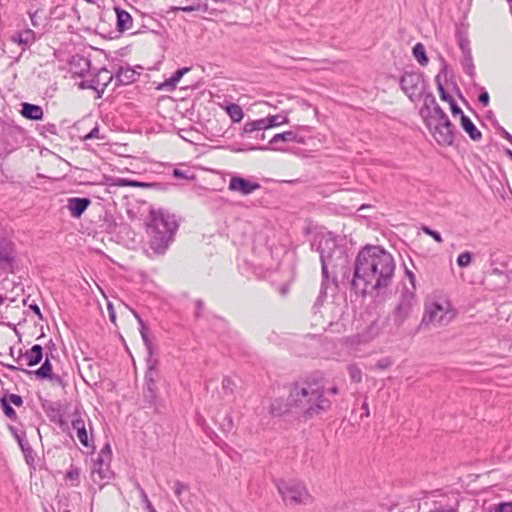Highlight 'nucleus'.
<instances>
[{
  "mask_svg": "<svg viewBox=\"0 0 512 512\" xmlns=\"http://www.w3.org/2000/svg\"><path fill=\"white\" fill-rule=\"evenodd\" d=\"M394 271L395 261L389 252L381 246L367 245L355 259L351 288L363 295L386 288L392 282Z\"/></svg>",
  "mask_w": 512,
  "mask_h": 512,
  "instance_id": "nucleus-1",
  "label": "nucleus"
},
{
  "mask_svg": "<svg viewBox=\"0 0 512 512\" xmlns=\"http://www.w3.org/2000/svg\"><path fill=\"white\" fill-rule=\"evenodd\" d=\"M290 405L295 414L304 421L311 420L326 413L331 408V401L325 396V388L315 379H305L291 384Z\"/></svg>",
  "mask_w": 512,
  "mask_h": 512,
  "instance_id": "nucleus-2",
  "label": "nucleus"
},
{
  "mask_svg": "<svg viewBox=\"0 0 512 512\" xmlns=\"http://www.w3.org/2000/svg\"><path fill=\"white\" fill-rule=\"evenodd\" d=\"M311 249L320 255L322 284L319 297L326 296V285L329 281L328 267L333 269L340 267L343 278L349 279L350 269L348 267L349 259L346 249L339 246L337 239L332 233L316 236L311 242Z\"/></svg>",
  "mask_w": 512,
  "mask_h": 512,
  "instance_id": "nucleus-3",
  "label": "nucleus"
},
{
  "mask_svg": "<svg viewBox=\"0 0 512 512\" xmlns=\"http://www.w3.org/2000/svg\"><path fill=\"white\" fill-rule=\"evenodd\" d=\"M178 223L174 215L163 210L150 212L147 232L150 235V249L157 255H163L174 239Z\"/></svg>",
  "mask_w": 512,
  "mask_h": 512,
  "instance_id": "nucleus-4",
  "label": "nucleus"
},
{
  "mask_svg": "<svg viewBox=\"0 0 512 512\" xmlns=\"http://www.w3.org/2000/svg\"><path fill=\"white\" fill-rule=\"evenodd\" d=\"M158 364V359H146L147 370L144 375L142 389L143 401L146 403V407L153 408L155 413H161L164 407L163 401L158 397Z\"/></svg>",
  "mask_w": 512,
  "mask_h": 512,
  "instance_id": "nucleus-5",
  "label": "nucleus"
},
{
  "mask_svg": "<svg viewBox=\"0 0 512 512\" xmlns=\"http://www.w3.org/2000/svg\"><path fill=\"white\" fill-rule=\"evenodd\" d=\"M277 488L286 504L296 506L301 504L307 505L312 502V497L302 482L280 480L277 483Z\"/></svg>",
  "mask_w": 512,
  "mask_h": 512,
  "instance_id": "nucleus-6",
  "label": "nucleus"
},
{
  "mask_svg": "<svg viewBox=\"0 0 512 512\" xmlns=\"http://www.w3.org/2000/svg\"><path fill=\"white\" fill-rule=\"evenodd\" d=\"M399 82L401 89L412 102L420 100L428 88V82L420 71L404 72Z\"/></svg>",
  "mask_w": 512,
  "mask_h": 512,
  "instance_id": "nucleus-7",
  "label": "nucleus"
},
{
  "mask_svg": "<svg viewBox=\"0 0 512 512\" xmlns=\"http://www.w3.org/2000/svg\"><path fill=\"white\" fill-rule=\"evenodd\" d=\"M416 304L415 293L405 288L400 297L398 305L395 307L392 318L396 327H400L411 315Z\"/></svg>",
  "mask_w": 512,
  "mask_h": 512,
  "instance_id": "nucleus-8",
  "label": "nucleus"
},
{
  "mask_svg": "<svg viewBox=\"0 0 512 512\" xmlns=\"http://www.w3.org/2000/svg\"><path fill=\"white\" fill-rule=\"evenodd\" d=\"M0 136L7 145L8 151L12 152L25 142L26 131L12 122H4L0 126Z\"/></svg>",
  "mask_w": 512,
  "mask_h": 512,
  "instance_id": "nucleus-9",
  "label": "nucleus"
},
{
  "mask_svg": "<svg viewBox=\"0 0 512 512\" xmlns=\"http://www.w3.org/2000/svg\"><path fill=\"white\" fill-rule=\"evenodd\" d=\"M453 317L454 314L449 312L442 304L432 302L426 305L421 324L429 325L436 323L439 325H446Z\"/></svg>",
  "mask_w": 512,
  "mask_h": 512,
  "instance_id": "nucleus-10",
  "label": "nucleus"
},
{
  "mask_svg": "<svg viewBox=\"0 0 512 512\" xmlns=\"http://www.w3.org/2000/svg\"><path fill=\"white\" fill-rule=\"evenodd\" d=\"M8 370L10 371H18V370H21L22 372L28 374V375H31V374H34L36 376V378L38 379H41V380H44V379H50V380H53L55 378L59 379L58 376H55L53 374V368H52V364L50 362V358H49V354L47 353L46 354V357H45V361L42 363V365L34 370V371H31V370H27V369H24V368H20V367H17L15 365H12V364H4L2 363Z\"/></svg>",
  "mask_w": 512,
  "mask_h": 512,
  "instance_id": "nucleus-11",
  "label": "nucleus"
},
{
  "mask_svg": "<svg viewBox=\"0 0 512 512\" xmlns=\"http://www.w3.org/2000/svg\"><path fill=\"white\" fill-rule=\"evenodd\" d=\"M430 131L438 144L443 146L453 144L455 126L451 122H449L448 125L435 123Z\"/></svg>",
  "mask_w": 512,
  "mask_h": 512,
  "instance_id": "nucleus-12",
  "label": "nucleus"
},
{
  "mask_svg": "<svg viewBox=\"0 0 512 512\" xmlns=\"http://www.w3.org/2000/svg\"><path fill=\"white\" fill-rule=\"evenodd\" d=\"M9 40L11 43L20 46L21 52H24L27 49H29L32 46V44L35 43V41L37 40V36L32 29L26 28L20 31H16L14 34L10 36ZM21 55L22 53H20L19 56L15 58V60L19 61Z\"/></svg>",
  "mask_w": 512,
  "mask_h": 512,
  "instance_id": "nucleus-13",
  "label": "nucleus"
},
{
  "mask_svg": "<svg viewBox=\"0 0 512 512\" xmlns=\"http://www.w3.org/2000/svg\"><path fill=\"white\" fill-rule=\"evenodd\" d=\"M261 188L258 182H252L240 176L230 178L228 189L233 192H239L242 195H249Z\"/></svg>",
  "mask_w": 512,
  "mask_h": 512,
  "instance_id": "nucleus-14",
  "label": "nucleus"
},
{
  "mask_svg": "<svg viewBox=\"0 0 512 512\" xmlns=\"http://www.w3.org/2000/svg\"><path fill=\"white\" fill-rule=\"evenodd\" d=\"M113 476L110 468V460L103 458L101 455L95 460L92 469V478L95 483L97 481H109Z\"/></svg>",
  "mask_w": 512,
  "mask_h": 512,
  "instance_id": "nucleus-15",
  "label": "nucleus"
},
{
  "mask_svg": "<svg viewBox=\"0 0 512 512\" xmlns=\"http://www.w3.org/2000/svg\"><path fill=\"white\" fill-rule=\"evenodd\" d=\"M43 356V347L39 344H35L26 352H23L22 349H19L15 360L20 362L24 359L27 366L33 367L42 361Z\"/></svg>",
  "mask_w": 512,
  "mask_h": 512,
  "instance_id": "nucleus-16",
  "label": "nucleus"
},
{
  "mask_svg": "<svg viewBox=\"0 0 512 512\" xmlns=\"http://www.w3.org/2000/svg\"><path fill=\"white\" fill-rule=\"evenodd\" d=\"M15 244L0 234V267L11 266L15 260Z\"/></svg>",
  "mask_w": 512,
  "mask_h": 512,
  "instance_id": "nucleus-17",
  "label": "nucleus"
},
{
  "mask_svg": "<svg viewBox=\"0 0 512 512\" xmlns=\"http://www.w3.org/2000/svg\"><path fill=\"white\" fill-rule=\"evenodd\" d=\"M92 201L88 197H71L67 200V208L73 218H80Z\"/></svg>",
  "mask_w": 512,
  "mask_h": 512,
  "instance_id": "nucleus-18",
  "label": "nucleus"
},
{
  "mask_svg": "<svg viewBox=\"0 0 512 512\" xmlns=\"http://www.w3.org/2000/svg\"><path fill=\"white\" fill-rule=\"evenodd\" d=\"M112 80H113V75L107 69H102L101 71L98 72V74L93 79L83 81L80 84V87L98 90V86L100 84H102L104 87H107V85Z\"/></svg>",
  "mask_w": 512,
  "mask_h": 512,
  "instance_id": "nucleus-19",
  "label": "nucleus"
},
{
  "mask_svg": "<svg viewBox=\"0 0 512 512\" xmlns=\"http://www.w3.org/2000/svg\"><path fill=\"white\" fill-rule=\"evenodd\" d=\"M440 60H441V70L435 76V83H436V86H437V90L439 92L440 99L442 101L451 103L452 101H454V98L446 91V89L444 88V85H443V83L441 81V76L442 75L445 78H447V76H448V73H449L448 65H447L445 59L442 56H440Z\"/></svg>",
  "mask_w": 512,
  "mask_h": 512,
  "instance_id": "nucleus-20",
  "label": "nucleus"
},
{
  "mask_svg": "<svg viewBox=\"0 0 512 512\" xmlns=\"http://www.w3.org/2000/svg\"><path fill=\"white\" fill-rule=\"evenodd\" d=\"M70 71L74 75L84 76L90 70V60L84 56H72L70 62Z\"/></svg>",
  "mask_w": 512,
  "mask_h": 512,
  "instance_id": "nucleus-21",
  "label": "nucleus"
},
{
  "mask_svg": "<svg viewBox=\"0 0 512 512\" xmlns=\"http://www.w3.org/2000/svg\"><path fill=\"white\" fill-rule=\"evenodd\" d=\"M286 413H294L293 408L290 405V393L286 400L283 398H277L270 405V414L272 416L279 417Z\"/></svg>",
  "mask_w": 512,
  "mask_h": 512,
  "instance_id": "nucleus-22",
  "label": "nucleus"
},
{
  "mask_svg": "<svg viewBox=\"0 0 512 512\" xmlns=\"http://www.w3.org/2000/svg\"><path fill=\"white\" fill-rule=\"evenodd\" d=\"M140 74L130 67H121L115 75L116 85H129L137 81Z\"/></svg>",
  "mask_w": 512,
  "mask_h": 512,
  "instance_id": "nucleus-23",
  "label": "nucleus"
},
{
  "mask_svg": "<svg viewBox=\"0 0 512 512\" xmlns=\"http://www.w3.org/2000/svg\"><path fill=\"white\" fill-rule=\"evenodd\" d=\"M425 116L426 117L424 118L429 130H432V127L434 126L435 123L448 125V123L451 122L447 114L440 106L436 107L435 110L431 111L430 114L427 113Z\"/></svg>",
  "mask_w": 512,
  "mask_h": 512,
  "instance_id": "nucleus-24",
  "label": "nucleus"
},
{
  "mask_svg": "<svg viewBox=\"0 0 512 512\" xmlns=\"http://www.w3.org/2000/svg\"><path fill=\"white\" fill-rule=\"evenodd\" d=\"M115 12L117 16V30L119 32H124L126 30L131 29L133 25V19L131 15L127 11L121 9L120 7H115Z\"/></svg>",
  "mask_w": 512,
  "mask_h": 512,
  "instance_id": "nucleus-25",
  "label": "nucleus"
},
{
  "mask_svg": "<svg viewBox=\"0 0 512 512\" xmlns=\"http://www.w3.org/2000/svg\"><path fill=\"white\" fill-rule=\"evenodd\" d=\"M462 129L469 135L473 141H479L482 138L481 131L475 126L472 120L465 114L460 119Z\"/></svg>",
  "mask_w": 512,
  "mask_h": 512,
  "instance_id": "nucleus-26",
  "label": "nucleus"
},
{
  "mask_svg": "<svg viewBox=\"0 0 512 512\" xmlns=\"http://www.w3.org/2000/svg\"><path fill=\"white\" fill-rule=\"evenodd\" d=\"M21 114L29 120H41L43 118V109L39 105L31 103H23Z\"/></svg>",
  "mask_w": 512,
  "mask_h": 512,
  "instance_id": "nucleus-27",
  "label": "nucleus"
},
{
  "mask_svg": "<svg viewBox=\"0 0 512 512\" xmlns=\"http://www.w3.org/2000/svg\"><path fill=\"white\" fill-rule=\"evenodd\" d=\"M296 142L304 143L303 137L299 136L294 131H285L282 133L275 134L269 141V145L276 144L278 142Z\"/></svg>",
  "mask_w": 512,
  "mask_h": 512,
  "instance_id": "nucleus-28",
  "label": "nucleus"
},
{
  "mask_svg": "<svg viewBox=\"0 0 512 512\" xmlns=\"http://www.w3.org/2000/svg\"><path fill=\"white\" fill-rule=\"evenodd\" d=\"M422 97L424 98V105L421 109L420 113L423 117H426L425 115L428 113L430 114L431 111L435 110L436 107H439L435 96L432 92L425 90V93H423Z\"/></svg>",
  "mask_w": 512,
  "mask_h": 512,
  "instance_id": "nucleus-29",
  "label": "nucleus"
},
{
  "mask_svg": "<svg viewBox=\"0 0 512 512\" xmlns=\"http://www.w3.org/2000/svg\"><path fill=\"white\" fill-rule=\"evenodd\" d=\"M412 54L421 66H426L429 62V58L426 54L425 46L418 42L412 48Z\"/></svg>",
  "mask_w": 512,
  "mask_h": 512,
  "instance_id": "nucleus-30",
  "label": "nucleus"
},
{
  "mask_svg": "<svg viewBox=\"0 0 512 512\" xmlns=\"http://www.w3.org/2000/svg\"><path fill=\"white\" fill-rule=\"evenodd\" d=\"M191 70L190 67H183L174 72V74L166 80L162 85V87H169L171 89L175 88L177 83L180 81V79L189 71Z\"/></svg>",
  "mask_w": 512,
  "mask_h": 512,
  "instance_id": "nucleus-31",
  "label": "nucleus"
},
{
  "mask_svg": "<svg viewBox=\"0 0 512 512\" xmlns=\"http://www.w3.org/2000/svg\"><path fill=\"white\" fill-rule=\"evenodd\" d=\"M226 113L229 115L231 120L235 123L240 122L243 119V110L242 108L235 103H230L225 107Z\"/></svg>",
  "mask_w": 512,
  "mask_h": 512,
  "instance_id": "nucleus-32",
  "label": "nucleus"
},
{
  "mask_svg": "<svg viewBox=\"0 0 512 512\" xmlns=\"http://www.w3.org/2000/svg\"><path fill=\"white\" fill-rule=\"evenodd\" d=\"M263 125L265 130L269 128H273L279 126L281 124H286L288 122V118L286 116L281 115H270L266 118H262Z\"/></svg>",
  "mask_w": 512,
  "mask_h": 512,
  "instance_id": "nucleus-33",
  "label": "nucleus"
},
{
  "mask_svg": "<svg viewBox=\"0 0 512 512\" xmlns=\"http://www.w3.org/2000/svg\"><path fill=\"white\" fill-rule=\"evenodd\" d=\"M265 130L262 119L248 121L244 124L242 134H252Z\"/></svg>",
  "mask_w": 512,
  "mask_h": 512,
  "instance_id": "nucleus-34",
  "label": "nucleus"
},
{
  "mask_svg": "<svg viewBox=\"0 0 512 512\" xmlns=\"http://www.w3.org/2000/svg\"><path fill=\"white\" fill-rule=\"evenodd\" d=\"M17 442L24 454L26 462L29 464L30 460L33 462L34 458L32 457L33 449L28 443L27 440H25L22 436L17 435Z\"/></svg>",
  "mask_w": 512,
  "mask_h": 512,
  "instance_id": "nucleus-35",
  "label": "nucleus"
},
{
  "mask_svg": "<svg viewBox=\"0 0 512 512\" xmlns=\"http://www.w3.org/2000/svg\"><path fill=\"white\" fill-rule=\"evenodd\" d=\"M461 64L465 73L473 78L475 76V66L473 63L472 53L463 55Z\"/></svg>",
  "mask_w": 512,
  "mask_h": 512,
  "instance_id": "nucleus-36",
  "label": "nucleus"
},
{
  "mask_svg": "<svg viewBox=\"0 0 512 512\" xmlns=\"http://www.w3.org/2000/svg\"><path fill=\"white\" fill-rule=\"evenodd\" d=\"M347 370L352 382L360 383L362 381V371L357 364L348 365Z\"/></svg>",
  "mask_w": 512,
  "mask_h": 512,
  "instance_id": "nucleus-37",
  "label": "nucleus"
},
{
  "mask_svg": "<svg viewBox=\"0 0 512 512\" xmlns=\"http://www.w3.org/2000/svg\"><path fill=\"white\" fill-rule=\"evenodd\" d=\"M118 185L122 186V187L148 188L149 182H142V181H137V180L120 178V179H118Z\"/></svg>",
  "mask_w": 512,
  "mask_h": 512,
  "instance_id": "nucleus-38",
  "label": "nucleus"
},
{
  "mask_svg": "<svg viewBox=\"0 0 512 512\" xmlns=\"http://www.w3.org/2000/svg\"><path fill=\"white\" fill-rule=\"evenodd\" d=\"M236 383L228 376L222 380V393L224 396H230L234 393Z\"/></svg>",
  "mask_w": 512,
  "mask_h": 512,
  "instance_id": "nucleus-39",
  "label": "nucleus"
},
{
  "mask_svg": "<svg viewBox=\"0 0 512 512\" xmlns=\"http://www.w3.org/2000/svg\"><path fill=\"white\" fill-rule=\"evenodd\" d=\"M65 478L71 481L72 485H78L80 478V469L78 467L71 465L68 471L66 472Z\"/></svg>",
  "mask_w": 512,
  "mask_h": 512,
  "instance_id": "nucleus-40",
  "label": "nucleus"
},
{
  "mask_svg": "<svg viewBox=\"0 0 512 512\" xmlns=\"http://www.w3.org/2000/svg\"><path fill=\"white\" fill-rule=\"evenodd\" d=\"M0 404L5 416L15 421L17 419V414L8 401H6V398H0Z\"/></svg>",
  "mask_w": 512,
  "mask_h": 512,
  "instance_id": "nucleus-41",
  "label": "nucleus"
},
{
  "mask_svg": "<svg viewBox=\"0 0 512 512\" xmlns=\"http://www.w3.org/2000/svg\"><path fill=\"white\" fill-rule=\"evenodd\" d=\"M458 45L462 52V55L471 54L470 41L462 33L458 34Z\"/></svg>",
  "mask_w": 512,
  "mask_h": 512,
  "instance_id": "nucleus-42",
  "label": "nucleus"
},
{
  "mask_svg": "<svg viewBox=\"0 0 512 512\" xmlns=\"http://www.w3.org/2000/svg\"><path fill=\"white\" fill-rule=\"evenodd\" d=\"M141 337H142V340H143V343L146 347V350H147V353H148V356L146 359H156L153 354H154V347H153V344H152V341L151 339L149 338V333H142L141 334Z\"/></svg>",
  "mask_w": 512,
  "mask_h": 512,
  "instance_id": "nucleus-43",
  "label": "nucleus"
},
{
  "mask_svg": "<svg viewBox=\"0 0 512 512\" xmlns=\"http://www.w3.org/2000/svg\"><path fill=\"white\" fill-rule=\"evenodd\" d=\"M472 261V253L469 251L462 252L457 257L459 267H467Z\"/></svg>",
  "mask_w": 512,
  "mask_h": 512,
  "instance_id": "nucleus-44",
  "label": "nucleus"
},
{
  "mask_svg": "<svg viewBox=\"0 0 512 512\" xmlns=\"http://www.w3.org/2000/svg\"><path fill=\"white\" fill-rule=\"evenodd\" d=\"M173 176L175 178L186 179V180H194L195 179V175L190 170H181L178 168H175L173 170Z\"/></svg>",
  "mask_w": 512,
  "mask_h": 512,
  "instance_id": "nucleus-45",
  "label": "nucleus"
},
{
  "mask_svg": "<svg viewBox=\"0 0 512 512\" xmlns=\"http://www.w3.org/2000/svg\"><path fill=\"white\" fill-rule=\"evenodd\" d=\"M252 150H262V151H265V150H277V151H282L281 148L270 147V146H247V147H244V148H233V151H236V152H245V151H252Z\"/></svg>",
  "mask_w": 512,
  "mask_h": 512,
  "instance_id": "nucleus-46",
  "label": "nucleus"
},
{
  "mask_svg": "<svg viewBox=\"0 0 512 512\" xmlns=\"http://www.w3.org/2000/svg\"><path fill=\"white\" fill-rule=\"evenodd\" d=\"M1 398H6V401H8V403L10 405L14 404L17 407H20L23 405L22 397L17 394H4Z\"/></svg>",
  "mask_w": 512,
  "mask_h": 512,
  "instance_id": "nucleus-47",
  "label": "nucleus"
},
{
  "mask_svg": "<svg viewBox=\"0 0 512 512\" xmlns=\"http://www.w3.org/2000/svg\"><path fill=\"white\" fill-rule=\"evenodd\" d=\"M72 427L73 429H75L76 431L84 428L85 427V421L84 419L81 417V414L78 412V411H75L74 414H73V419H72Z\"/></svg>",
  "mask_w": 512,
  "mask_h": 512,
  "instance_id": "nucleus-48",
  "label": "nucleus"
},
{
  "mask_svg": "<svg viewBox=\"0 0 512 512\" xmlns=\"http://www.w3.org/2000/svg\"><path fill=\"white\" fill-rule=\"evenodd\" d=\"M488 512H512V502L499 503Z\"/></svg>",
  "mask_w": 512,
  "mask_h": 512,
  "instance_id": "nucleus-49",
  "label": "nucleus"
},
{
  "mask_svg": "<svg viewBox=\"0 0 512 512\" xmlns=\"http://www.w3.org/2000/svg\"><path fill=\"white\" fill-rule=\"evenodd\" d=\"M189 490V485L184 483V482H181L179 480H177L175 482V486H174V494L175 496L180 499L181 495L183 492L185 491H188Z\"/></svg>",
  "mask_w": 512,
  "mask_h": 512,
  "instance_id": "nucleus-50",
  "label": "nucleus"
},
{
  "mask_svg": "<svg viewBox=\"0 0 512 512\" xmlns=\"http://www.w3.org/2000/svg\"><path fill=\"white\" fill-rule=\"evenodd\" d=\"M422 231L426 235L431 236L436 242H438V243H442L443 242L442 236H441V234L438 231L433 230V229H431L428 226H423L422 227Z\"/></svg>",
  "mask_w": 512,
  "mask_h": 512,
  "instance_id": "nucleus-51",
  "label": "nucleus"
},
{
  "mask_svg": "<svg viewBox=\"0 0 512 512\" xmlns=\"http://www.w3.org/2000/svg\"><path fill=\"white\" fill-rule=\"evenodd\" d=\"M172 186L171 183L165 182H149L148 188L154 189L156 191L164 192L167 191Z\"/></svg>",
  "mask_w": 512,
  "mask_h": 512,
  "instance_id": "nucleus-52",
  "label": "nucleus"
},
{
  "mask_svg": "<svg viewBox=\"0 0 512 512\" xmlns=\"http://www.w3.org/2000/svg\"><path fill=\"white\" fill-rule=\"evenodd\" d=\"M77 437L83 446L90 447L88 434H87V430L85 427L84 428L81 427V429L77 430Z\"/></svg>",
  "mask_w": 512,
  "mask_h": 512,
  "instance_id": "nucleus-53",
  "label": "nucleus"
},
{
  "mask_svg": "<svg viewBox=\"0 0 512 512\" xmlns=\"http://www.w3.org/2000/svg\"><path fill=\"white\" fill-rule=\"evenodd\" d=\"M222 427V430L224 432H231L233 427H234V423H233V418L231 415L227 414L224 418V421L221 425Z\"/></svg>",
  "mask_w": 512,
  "mask_h": 512,
  "instance_id": "nucleus-54",
  "label": "nucleus"
},
{
  "mask_svg": "<svg viewBox=\"0 0 512 512\" xmlns=\"http://www.w3.org/2000/svg\"><path fill=\"white\" fill-rule=\"evenodd\" d=\"M392 365V360L388 357L382 358L377 361L376 368L379 370H385Z\"/></svg>",
  "mask_w": 512,
  "mask_h": 512,
  "instance_id": "nucleus-55",
  "label": "nucleus"
},
{
  "mask_svg": "<svg viewBox=\"0 0 512 512\" xmlns=\"http://www.w3.org/2000/svg\"><path fill=\"white\" fill-rule=\"evenodd\" d=\"M99 127L96 125L88 134H86L83 139L84 140H91V139H102L103 137H100L99 135Z\"/></svg>",
  "mask_w": 512,
  "mask_h": 512,
  "instance_id": "nucleus-56",
  "label": "nucleus"
},
{
  "mask_svg": "<svg viewBox=\"0 0 512 512\" xmlns=\"http://www.w3.org/2000/svg\"><path fill=\"white\" fill-rule=\"evenodd\" d=\"M195 307H196V311H195V317L198 319L202 316V311L205 307V304L203 302V300L201 299H197L195 301Z\"/></svg>",
  "mask_w": 512,
  "mask_h": 512,
  "instance_id": "nucleus-57",
  "label": "nucleus"
},
{
  "mask_svg": "<svg viewBox=\"0 0 512 512\" xmlns=\"http://www.w3.org/2000/svg\"><path fill=\"white\" fill-rule=\"evenodd\" d=\"M489 100H490V97H489V94L488 92L483 89L481 91V93L479 94V97H478V101L483 105V106H487L489 104Z\"/></svg>",
  "mask_w": 512,
  "mask_h": 512,
  "instance_id": "nucleus-58",
  "label": "nucleus"
},
{
  "mask_svg": "<svg viewBox=\"0 0 512 512\" xmlns=\"http://www.w3.org/2000/svg\"><path fill=\"white\" fill-rule=\"evenodd\" d=\"M450 105V109H451V113L456 116V115H460V118L462 117V114H464V112L462 111V109L457 105L456 101H452L451 103H449Z\"/></svg>",
  "mask_w": 512,
  "mask_h": 512,
  "instance_id": "nucleus-59",
  "label": "nucleus"
},
{
  "mask_svg": "<svg viewBox=\"0 0 512 512\" xmlns=\"http://www.w3.org/2000/svg\"><path fill=\"white\" fill-rule=\"evenodd\" d=\"M43 130L51 135L57 134V126L54 123H47L43 126Z\"/></svg>",
  "mask_w": 512,
  "mask_h": 512,
  "instance_id": "nucleus-60",
  "label": "nucleus"
},
{
  "mask_svg": "<svg viewBox=\"0 0 512 512\" xmlns=\"http://www.w3.org/2000/svg\"><path fill=\"white\" fill-rule=\"evenodd\" d=\"M497 130H498V133L503 138H505L507 141H509L512 144V135L509 132H507L503 127H498Z\"/></svg>",
  "mask_w": 512,
  "mask_h": 512,
  "instance_id": "nucleus-61",
  "label": "nucleus"
},
{
  "mask_svg": "<svg viewBox=\"0 0 512 512\" xmlns=\"http://www.w3.org/2000/svg\"><path fill=\"white\" fill-rule=\"evenodd\" d=\"M99 455H101L103 458H105L107 460H110L111 459L110 446L108 444L105 445V447L101 450V453Z\"/></svg>",
  "mask_w": 512,
  "mask_h": 512,
  "instance_id": "nucleus-62",
  "label": "nucleus"
},
{
  "mask_svg": "<svg viewBox=\"0 0 512 512\" xmlns=\"http://www.w3.org/2000/svg\"><path fill=\"white\" fill-rule=\"evenodd\" d=\"M406 275L409 278V281H410L413 289H415V282H416L415 274L412 271L406 269Z\"/></svg>",
  "mask_w": 512,
  "mask_h": 512,
  "instance_id": "nucleus-63",
  "label": "nucleus"
},
{
  "mask_svg": "<svg viewBox=\"0 0 512 512\" xmlns=\"http://www.w3.org/2000/svg\"><path fill=\"white\" fill-rule=\"evenodd\" d=\"M29 307L39 317V319H42V314L37 304H31Z\"/></svg>",
  "mask_w": 512,
  "mask_h": 512,
  "instance_id": "nucleus-64",
  "label": "nucleus"
}]
</instances>
